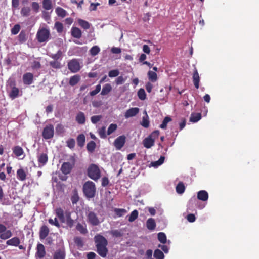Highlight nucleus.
I'll list each match as a JSON object with an SVG mask.
<instances>
[{
  "label": "nucleus",
  "mask_w": 259,
  "mask_h": 259,
  "mask_svg": "<svg viewBox=\"0 0 259 259\" xmlns=\"http://www.w3.org/2000/svg\"><path fill=\"white\" fill-rule=\"evenodd\" d=\"M156 225V222L153 218H149L146 221V227L149 230H154Z\"/></svg>",
  "instance_id": "23"
},
{
  "label": "nucleus",
  "mask_w": 259,
  "mask_h": 259,
  "mask_svg": "<svg viewBox=\"0 0 259 259\" xmlns=\"http://www.w3.org/2000/svg\"><path fill=\"white\" fill-rule=\"evenodd\" d=\"M75 244L79 247H83L84 243L82 239L80 237H75L74 238Z\"/></svg>",
  "instance_id": "49"
},
{
  "label": "nucleus",
  "mask_w": 259,
  "mask_h": 259,
  "mask_svg": "<svg viewBox=\"0 0 259 259\" xmlns=\"http://www.w3.org/2000/svg\"><path fill=\"white\" fill-rule=\"evenodd\" d=\"M154 257L156 259H163L164 255L162 251L157 249L154 252Z\"/></svg>",
  "instance_id": "42"
},
{
  "label": "nucleus",
  "mask_w": 259,
  "mask_h": 259,
  "mask_svg": "<svg viewBox=\"0 0 259 259\" xmlns=\"http://www.w3.org/2000/svg\"><path fill=\"white\" fill-rule=\"evenodd\" d=\"M76 229L80 232V234L85 235L88 233V230L85 224L77 223L76 226Z\"/></svg>",
  "instance_id": "25"
},
{
  "label": "nucleus",
  "mask_w": 259,
  "mask_h": 259,
  "mask_svg": "<svg viewBox=\"0 0 259 259\" xmlns=\"http://www.w3.org/2000/svg\"><path fill=\"white\" fill-rule=\"evenodd\" d=\"M201 118V114L200 113H192L190 118V121L196 122Z\"/></svg>",
  "instance_id": "30"
},
{
  "label": "nucleus",
  "mask_w": 259,
  "mask_h": 259,
  "mask_svg": "<svg viewBox=\"0 0 259 259\" xmlns=\"http://www.w3.org/2000/svg\"><path fill=\"white\" fill-rule=\"evenodd\" d=\"M79 196L76 190H74L73 194L71 197V201L73 204H76L79 201Z\"/></svg>",
  "instance_id": "47"
},
{
  "label": "nucleus",
  "mask_w": 259,
  "mask_h": 259,
  "mask_svg": "<svg viewBox=\"0 0 259 259\" xmlns=\"http://www.w3.org/2000/svg\"><path fill=\"white\" fill-rule=\"evenodd\" d=\"M20 30V26L19 24H15L14 27L11 29V33L13 35H16L18 33Z\"/></svg>",
  "instance_id": "58"
},
{
  "label": "nucleus",
  "mask_w": 259,
  "mask_h": 259,
  "mask_svg": "<svg viewBox=\"0 0 259 259\" xmlns=\"http://www.w3.org/2000/svg\"><path fill=\"white\" fill-rule=\"evenodd\" d=\"M49 56L54 60L58 61V60L61 59L62 56V52L61 50H58L56 54H51Z\"/></svg>",
  "instance_id": "45"
},
{
  "label": "nucleus",
  "mask_w": 259,
  "mask_h": 259,
  "mask_svg": "<svg viewBox=\"0 0 259 259\" xmlns=\"http://www.w3.org/2000/svg\"><path fill=\"white\" fill-rule=\"evenodd\" d=\"M50 230L46 225H42L39 230V236L41 240L45 239L49 233Z\"/></svg>",
  "instance_id": "15"
},
{
  "label": "nucleus",
  "mask_w": 259,
  "mask_h": 259,
  "mask_svg": "<svg viewBox=\"0 0 259 259\" xmlns=\"http://www.w3.org/2000/svg\"><path fill=\"white\" fill-rule=\"evenodd\" d=\"M164 156H161L158 160L151 162V165L154 167H157L164 162Z\"/></svg>",
  "instance_id": "53"
},
{
  "label": "nucleus",
  "mask_w": 259,
  "mask_h": 259,
  "mask_svg": "<svg viewBox=\"0 0 259 259\" xmlns=\"http://www.w3.org/2000/svg\"><path fill=\"white\" fill-rule=\"evenodd\" d=\"M83 193L86 198H93L95 196L96 188L94 182L91 181L85 182L83 185Z\"/></svg>",
  "instance_id": "2"
},
{
  "label": "nucleus",
  "mask_w": 259,
  "mask_h": 259,
  "mask_svg": "<svg viewBox=\"0 0 259 259\" xmlns=\"http://www.w3.org/2000/svg\"><path fill=\"white\" fill-rule=\"evenodd\" d=\"M31 9L28 7H24L21 9V14L23 17H27L30 15Z\"/></svg>",
  "instance_id": "41"
},
{
  "label": "nucleus",
  "mask_w": 259,
  "mask_h": 259,
  "mask_svg": "<svg viewBox=\"0 0 259 259\" xmlns=\"http://www.w3.org/2000/svg\"><path fill=\"white\" fill-rule=\"evenodd\" d=\"M17 177L20 181H24L26 178V174L25 170L22 168L18 169L17 171Z\"/></svg>",
  "instance_id": "26"
},
{
  "label": "nucleus",
  "mask_w": 259,
  "mask_h": 259,
  "mask_svg": "<svg viewBox=\"0 0 259 259\" xmlns=\"http://www.w3.org/2000/svg\"><path fill=\"white\" fill-rule=\"evenodd\" d=\"M71 35L72 37L79 39L81 38L82 33L80 29L76 27H73L71 28Z\"/></svg>",
  "instance_id": "22"
},
{
  "label": "nucleus",
  "mask_w": 259,
  "mask_h": 259,
  "mask_svg": "<svg viewBox=\"0 0 259 259\" xmlns=\"http://www.w3.org/2000/svg\"><path fill=\"white\" fill-rule=\"evenodd\" d=\"M12 236L11 230H7V227L3 224H0V238L6 240Z\"/></svg>",
  "instance_id": "8"
},
{
  "label": "nucleus",
  "mask_w": 259,
  "mask_h": 259,
  "mask_svg": "<svg viewBox=\"0 0 259 259\" xmlns=\"http://www.w3.org/2000/svg\"><path fill=\"white\" fill-rule=\"evenodd\" d=\"M139 112V109L137 107L131 108L126 110L124 116L126 118H128L136 116Z\"/></svg>",
  "instance_id": "17"
},
{
  "label": "nucleus",
  "mask_w": 259,
  "mask_h": 259,
  "mask_svg": "<svg viewBox=\"0 0 259 259\" xmlns=\"http://www.w3.org/2000/svg\"><path fill=\"white\" fill-rule=\"evenodd\" d=\"M158 239L162 243L164 244L166 242V236L165 233L160 232L158 234Z\"/></svg>",
  "instance_id": "51"
},
{
  "label": "nucleus",
  "mask_w": 259,
  "mask_h": 259,
  "mask_svg": "<svg viewBox=\"0 0 259 259\" xmlns=\"http://www.w3.org/2000/svg\"><path fill=\"white\" fill-rule=\"evenodd\" d=\"M172 120V119L169 117V116H166L165 117L162 123L160 125V127L162 129H166V127H167V123L171 121Z\"/></svg>",
  "instance_id": "40"
},
{
  "label": "nucleus",
  "mask_w": 259,
  "mask_h": 259,
  "mask_svg": "<svg viewBox=\"0 0 259 259\" xmlns=\"http://www.w3.org/2000/svg\"><path fill=\"white\" fill-rule=\"evenodd\" d=\"M42 7L46 10H50L52 8V3L51 0H43Z\"/></svg>",
  "instance_id": "32"
},
{
  "label": "nucleus",
  "mask_w": 259,
  "mask_h": 259,
  "mask_svg": "<svg viewBox=\"0 0 259 259\" xmlns=\"http://www.w3.org/2000/svg\"><path fill=\"white\" fill-rule=\"evenodd\" d=\"M117 128V125L116 124L112 123L111 124L108 128L107 130V135H110L112 133H113L114 131L116 130Z\"/></svg>",
  "instance_id": "52"
},
{
  "label": "nucleus",
  "mask_w": 259,
  "mask_h": 259,
  "mask_svg": "<svg viewBox=\"0 0 259 259\" xmlns=\"http://www.w3.org/2000/svg\"><path fill=\"white\" fill-rule=\"evenodd\" d=\"M67 146L70 149H73L75 147V141L73 138L69 139L66 142Z\"/></svg>",
  "instance_id": "57"
},
{
  "label": "nucleus",
  "mask_w": 259,
  "mask_h": 259,
  "mask_svg": "<svg viewBox=\"0 0 259 259\" xmlns=\"http://www.w3.org/2000/svg\"><path fill=\"white\" fill-rule=\"evenodd\" d=\"M19 92V89L17 88L14 87L12 88L11 92L9 93V97L11 99H14L18 97Z\"/></svg>",
  "instance_id": "31"
},
{
  "label": "nucleus",
  "mask_w": 259,
  "mask_h": 259,
  "mask_svg": "<svg viewBox=\"0 0 259 259\" xmlns=\"http://www.w3.org/2000/svg\"><path fill=\"white\" fill-rule=\"evenodd\" d=\"M87 217L88 223L92 226H97L100 223L97 214L93 211H89Z\"/></svg>",
  "instance_id": "7"
},
{
  "label": "nucleus",
  "mask_w": 259,
  "mask_h": 259,
  "mask_svg": "<svg viewBox=\"0 0 259 259\" xmlns=\"http://www.w3.org/2000/svg\"><path fill=\"white\" fill-rule=\"evenodd\" d=\"M141 125L145 128H148L149 126V121L147 114L146 116L143 117Z\"/></svg>",
  "instance_id": "48"
},
{
  "label": "nucleus",
  "mask_w": 259,
  "mask_h": 259,
  "mask_svg": "<svg viewBox=\"0 0 259 259\" xmlns=\"http://www.w3.org/2000/svg\"><path fill=\"white\" fill-rule=\"evenodd\" d=\"M101 90V85L98 84L96 86L95 90L90 92V95L91 96H94L97 94Z\"/></svg>",
  "instance_id": "63"
},
{
  "label": "nucleus",
  "mask_w": 259,
  "mask_h": 259,
  "mask_svg": "<svg viewBox=\"0 0 259 259\" xmlns=\"http://www.w3.org/2000/svg\"><path fill=\"white\" fill-rule=\"evenodd\" d=\"M99 134L101 138L105 139L106 138L107 135L106 134V128L105 126H103L100 129Z\"/></svg>",
  "instance_id": "62"
},
{
  "label": "nucleus",
  "mask_w": 259,
  "mask_h": 259,
  "mask_svg": "<svg viewBox=\"0 0 259 259\" xmlns=\"http://www.w3.org/2000/svg\"><path fill=\"white\" fill-rule=\"evenodd\" d=\"M76 121L79 124H83L85 122V117L83 112H79L75 117Z\"/></svg>",
  "instance_id": "20"
},
{
  "label": "nucleus",
  "mask_w": 259,
  "mask_h": 259,
  "mask_svg": "<svg viewBox=\"0 0 259 259\" xmlns=\"http://www.w3.org/2000/svg\"><path fill=\"white\" fill-rule=\"evenodd\" d=\"M148 76L149 79L152 82H155L157 79V75L155 72L149 71V72H148Z\"/></svg>",
  "instance_id": "46"
},
{
  "label": "nucleus",
  "mask_w": 259,
  "mask_h": 259,
  "mask_svg": "<svg viewBox=\"0 0 259 259\" xmlns=\"http://www.w3.org/2000/svg\"><path fill=\"white\" fill-rule=\"evenodd\" d=\"M185 187L182 182H179L176 186V191L178 194H182L184 192Z\"/></svg>",
  "instance_id": "39"
},
{
  "label": "nucleus",
  "mask_w": 259,
  "mask_h": 259,
  "mask_svg": "<svg viewBox=\"0 0 259 259\" xmlns=\"http://www.w3.org/2000/svg\"><path fill=\"white\" fill-rule=\"evenodd\" d=\"M54 127L52 125L50 124L46 126L42 132V137L45 139H50L52 138L54 136Z\"/></svg>",
  "instance_id": "9"
},
{
  "label": "nucleus",
  "mask_w": 259,
  "mask_h": 259,
  "mask_svg": "<svg viewBox=\"0 0 259 259\" xmlns=\"http://www.w3.org/2000/svg\"><path fill=\"white\" fill-rule=\"evenodd\" d=\"M66 253L64 248H60L55 251L53 254V259H65Z\"/></svg>",
  "instance_id": "16"
},
{
  "label": "nucleus",
  "mask_w": 259,
  "mask_h": 259,
  "mask_svg": "<svg viewBox=\"0 0 259 259\" xmlns=\"http://www.w3.org/2000/svg\"><path fill=\"white\" fill-rule=\"evenodd\" d=\"M102 115H94L91 117V120L93 124H96L102 119Z\"/></svg>",
  "instance_id": "59"
},
{
  "label": "nucleus",
  "mask_w": 259,
  "mask_h": 259,
  "mask_svg": "<svg viewBox=\"0 0 259 259\" xmlns=\"http://www.w3.org/2000/svg\"><path fill=\"white\" fill-rule=\"evenodd\" d=\"M18 40L20 43H23L27 40V36L26 31L22 30L18 35Z\"/></svg>",
  "instance_id": "36"
},
{
  "label": "nucleus",
  "mask_w": 259,
  "mask_h": 259,
  "mask_svg": "<svg viewBox=\"0 0 259 259\" xmlns=\"http://www.w3.org/2000/svg\"><path fill=\"white\" fill-rule=\"evenodd\" d=\"M31 7H32V10H33V11L35 13H37L39 12L40 6H39V4L37 2H32L31 3Z\"/></svg>",
  "instance_id": "60"
},
{
  "label": "nucleus",
  "mask_w": 259,
  "mask_h": 259,
  "mask_svg": "<svg viewBox=\"0 0 259 259\" xmlns=\"http://www.w3.org/2000/svg\"><path fill=\"white\" fill-rule=\"evenodd\" d=\"M96 146V144L95 142L93 141H91L87 145V150L89 152L92 153L94 151Z\"/></svg>",
  "instance_id": "37"
},
{
  "label": "nucleus",
  "mask_w": 259,
  "mask_h": 259,
  "mask_svg": "<svg viewBox=\"0 0 259 259\" xmlns=\"http://www.w3.org/2000/svg\"><path fill=\"white\" fill-rule=\"evenodd\" d=\"M94 239L96 248V252L101 257L106 258L108 253L107 240L105 237L99 234L95 235Z\"/></svg>",
  "instance_id": "1"
},
{
  "label": "nucleus",
  "mask_w": 259,
  "mask_h": 259,
  "mask_svg": "<svg viewBox=\"0 0 259 259\" xmlns=\"http://www.w3.org/2000/svg\"><path fill=\"white\" fill-rule=\"evenodd\" d=\"M37 251L35 253V256L39 258H42L46 255V250L43 244L39 243L37 245Z\"/></svg>",
  "instance_id": "12"
},
{
  "label": "nucleus",
  "mask_w": 259,
  "mask_h": 259,
  "mask_svg": "<svg viewBox=\"0 0 259 259\" xmlns=\"http://www.w3.org/2000/svg\"><path fill=\"white\" fill-rule=\"evenodd\" d=\"M138 211L137 210H134L130 214L128 218V221L130 222H134L138 217Z\"/></svg>",
  "instance_id": "44"
},
{
  "label": "nucleus",
  "mask_w": 259,
  "mask_h": 259,
  "mask_svg": "<svg viewBox=\"0 0 259 259\" xmlns=\"http://www.w3.org/2000/svg\"><path fill=\"white\" fill-rule=\"evenodd\" d=\"M80 79V76L79 75H74L70 77L69 83L72 87L74 86L79 82Z\"/></svg>",
  "instance_id": "24"
},
{
  "label": "nucleus",
  "mask_w": 259,
  "mask_h": 259,
  "mask_svg": "<svg viewBox=\"0 0 259 259\" xmlns=\"http://www.w3.org/2000/svg\"><path fill=\"white\" fill-rule=\"evenodd\" d=\"M77 145L80 147H82L84 145L85 141V136L83 134H79L76 138Z\"/></svg>",
  "instance_id": "28"
},
{
  "label": "nucleus",
  "mask_w": 259,
  "mask_h": 259,
  "mask_svg": "<svg viewBox=\"0 0 259 259\" xmlns=\"http://www.w3.org/2000/svg\"><path fill=\"white\" fill-rule=\"evenodd\" d=\"M33 81V75L32 73L27 72L23 75V81L24 84L30 85Z\"/></svg>",
  "instance_id": "14"
},
{
  "label": "nucleus",
  "mask_w": 259,
  "mask_h": 259,
  "mask_svg": "<svg viewBox=\"0 0 259 259\" xmlns=\"http://www.w3.org/2000/svg\"><path fill=\"white\" fill-rule=\"evenodd\" d=\"M13 151L15 155L17 157L21 156L24 153L22 148L18 146L14 147L13 149Z\"/></svg>",
  "instance_id": "33"
},
{
  "label": "nucleus",
  "mask_w": 259,
  "mask_h": 259,
  "mask_svg": "<svg viewBox=\"0 0 259 259\" xmlns=\"http://www.w3.org/2000/svg\"><path fill=\"white\" fill-rule=\"evenodd\" d=\"M87 171L89 177L95 181L101 177L100 170L99 167L95 164H91L89 166Z\"/></svg>",
  "instance_id": "4"
},
{
  "label": "nucleus",
  "mask_w": 259,
  "mask_h": 259,
  "mask_svg": "<svg viewBox=\"0 0 259 259\" xmlns=\"http://www.w3.org/2000/svg\"><path fill=\"white\" fill-rule=\"evenodd\" d=\"M114 211L115 214L118 217H121L127 213V210L123 208H115Z\"/></svg>",
  "instance_id": "38"
},
{
  "label": "nucleus",
  "mask_w": 259,
  "mask_h": 259,
  "mask_svg": "<svg viewBox=\"0 0 259 259\" xmlns=\"http://www.w3.org/2000/svg\"><path fill=\"white\" fill-rule=\"evenodd\" d=\"M49 64L52 68L55 69H59L61 67V63L56 60L50 61Z\"/></svg>",
  "instance_id": "54"
},
{
  "label": "nucleus",
  "mask_w": 259,
  "mask_h": 259,
  "mask_svg": "<svg viewBox=\"0 0 259 259\" xmlns=\"http://www.w3.org/2000/svg\"><path fill=\"white\" fill-rule=\"evenodd\" d=\"M68 69L72 73L78 72L81 68L80 63L77 59L70 60L67 64Z\"/></svg>",
  "instance_id": "6"
},
{
  "label": "nucleus",
  "mask_w": 259,
  "mask_h": 259,
  "mask_svg": "<svg viewBox=\"0 0 259 259\" xmlns=\"http://www.w3.org/2000/svg\"><path fill=\"white\" fill-rule=\"evenodd\" d=\"M55 27L58 33L62 32L63 30V26L62 23L58 21L55 22Z\"/></svg>",
  "instance_id": "55"
},
{
  "label": "nucleus",
  "mask_w": 259,
  "mask_h": 259,
  "mask_svg": "<svg viewBox=\"0 0 259 259\" xmlns=\"http://www.w3.org/2000/svg\"><path fill=\"white\" fill-rule=\"evenodd\" d=\"M193 82L195 87L198 89L199 88L200 77L197 69H195L193 74Z\"/></svg>",
  "instance_id": "18"
},
{
  "label": "nucleus",
  "mask_w": 259,
  "mask_h": 259,
  "mask_svg": "<svg viewBox=\"0 0 259 259\" xmlns=\"http://www.w3.org/2000/svg\"><path fill=\"white\" fill-rule=\"evenodd\" d=\"M125 141V136L124 135L120 136L115 140L114 145L117 150H120L124 145Z\"/></svg>",
  "instance_id": "10"
},
{
  "label": "nucleus",
  "mask_w": 259,
  "mask_h": 259,
  "mask_svg": "<svg viewBox=\"0 0 259 259\" xmlns=\"http://www.w3.org/2000/svg\"><path fill=\"white\" fill-rule=\"evenodd\" d=\"M79 25L84 29H88L90 27V24L87 21L79 19L78 20Z\"/></svg>",
  "instance_id": "35"
},
{
  "label": "nucleus",
  "mask_w": 259,
  "mask_h": 259,
  "mask_svg": "<svg viewBox=\"0 0 259 259\" xmlns=\"http://www.w3.org/2000/svg\"><path fill=\"white\" fill-rule=\"evenodd\" d=\"M159 131L155 130L150 134L147 137L145 138L143 141L144 146L147 148H150L154 145V142L159 135Z\"/></svg>",
  "instance_id": "3"
},
{
  "label": "nucleus",
  "mask_w": 259,
  "mask_h": 259,
  "mask_svg": "<svg viewBox=\"0 0 259 259\" xmlns=\"http://www.w3.org/2000/svg\"><path fill=\"white\" fill-rule=\"evenodd\" d=\"M48 222L50 224L54 225L58 228H59L60 226L57 218H55L54 220L50 218L48 220Z\"/></svg>",
  "instance_id": "64"
},
{
  "label": "nucleus",
  "mask_w": 259,
  "mask_h": 259,
  "mask_svg": "<svg viewBox=\"0 0 259 259\" xmlns=\"http://www.w3.org/2000/svg\"><path fill=\"white\" fill-rule=\"evenodd\" d=\"M56 214L57 217L59 219L60 221L63 223L65 222V218L63 210L59 207L57 208L55 210Z\"/></svg>",
  "instance_id": "27"
},
{
  "label": "nucleus",
  "mask_w": 259,
  "mask_h": 259,
  "mask_svg": "<svg viewBox=\"0 0 259 259\" xmlns=\"http://www.w3.org/2000/svg\"><path fill=\"white\" fill-rule=\"evenodd\" d=\"M112 90V87L110 84H106L102 88L101 95H106L108 94Z\"/></svg>",
  "instance_id": "29"
},
{
  "label": "nucleus",
  "mask_w": 259,
  "mask_h": 259,
  "mask_svg": "<svg viewBox=\"0 0 259 259\" xmlns=\"http://www.w3.org/2000/svg\"><path fill=\"white\" fill-rule=\"evenodd\" d=\"M49 31L46 28L39 29L37 33L36 37L39 42H44L48 40L50 36Z\"/></svg>",
  "instance_id": "5"
},
{
  "label": "nucleus",
  "mask_w": 259,
  "mask_h": 259,
  "mask_svg": "<svg viewBox=\"0 0 259 259\" xmlns=\"http://www.w3.org/2000/svg\"><path fill=\"white\" fill-rule=\"evenodd\" d=\"M100 51V49L98 46H94L90 50V53L92 56L97 55Z\"/></svg>",
  "instance_id": "43"
},
{
  "label": "nucleus",
  "mask_w": 259,
  "mask_h": 259,
  "mask_svg": "<svg viewBox=\"0 0 259 259\" xmlns=\"http://www.w3.org/2000/svg\"><path fill=\"white\" fill-rule=\"evenodd\" d=\"M119 71L118 69H114L110 71L108 73V75L110 77H115L118 76Z\"/></svg>",
  "instance_id": "61"
},
{
  "label": "nucleus",
  "mask_w": 259,
  "mask_h": 259,
  "mask_svg": "<svg viewBox=\"0 0 259 259\" xmlns=\"http://www.w3.org/2000/svg\"><path fill=\"white\" fill-rule=\"evenodd\" d=\"M39 167H42L46 164L48 161V156L47 153H42L37 156Z\"/></svg>",
  "instance_id": "13"
},
{
  "label": "nucleus",
  "mask_w": 259,
  "mask_h": 259,
  "mask_svg": "<svg viewBox=\"0 0 259 259\" xmlns=\"http://www.w3.org/2000/svg\"><path fill=\"white\" fill-rule=\"evenodd\" d=\"M56 13L57 15L61 18L65 17L67 15V12L61 7H57L56 9Z\"/></svg>",
  "instance_id": "34"
},
{
  "label": "nucleus",
  "mask_w": 259,
  "mask_h": 259,
  "mask_svg": "<svg viewBox=\"0 0 259 259\" xmlns=\"http://www.w3.org/2000/svg\"><path fill=\"white\" fill-rule=\"evenodd\" d=\"M66 224L70 228H71L74 224V220L71 218L70 214L66 215Z\"/></svg>",
  "instance_id": "56"
},
{
  "label": "nucleus",
  "mask_w": 259,
  "mask_h": 259,
  "mask_svg": "<svg viewBox=\"0 0 259 259\" xmlns=\"http://www.w3.org/2000/svg\"><path fill=\"white\" fill-rule=\"evenodd\" d=\"M73 166L74 164H71L69 162H65L61 165V170L64 175H68L70 173Z\"/></svg>",
  "instance_id": "11"
},
{
  "label": "nucleus",
  "mask_w": 259,
  "mask_h": 259,
  "mask_svg": "<svg viewBox=\"0 0 259 259\" xmlns=\"http://www.w3.org/2000/svg\"><path fill=\"white\" fill-rule=\"evenodd\" d=\"M197 198L200 200L206 201L208 199V194L205 190H201L197 193Z\"/></svg>",
  "instance_id": "21"
},
{
  "label": "nucleus",
  "mask_w": 259,
  "mask_h": 259,
  "mask_svg": "<svg viewBox=\"0 0 259 259\" xmlns=\"http://www.w3.org/2000/svg\"><path fill=\"white\" fill-rule=\"evenodd\" d=\"M20 243V240L17 237H14L6 241V244L9 246H18Z\"/></svg>",
  "instance_id": "19"
},
{
  "label": "nucleus",
  "mask_w": 259,
  "mask_h": 259,
  "mask_svg": "<svg viewBox=\"0 0 259 259\" xmlns=\"http://www.w3.org/2000/svg\"><path fill=\"white\" fill-rule=\"evenodd\" d=\"M137 94L140 100H144L146 99V95L145 90L143 89H140L138 91Z\"/></svg>",
  "instance_id": "50"
}]
</instances>
